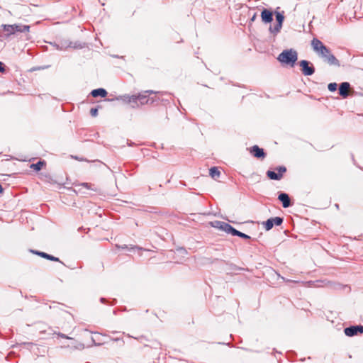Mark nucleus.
<instances>
[{
  "label": "nucleus",
  "mask_w": 363,
  "mask_h": 363,
  "mask_svg": "<svg viewBox=\"0 0 363 363\" xmlns=\"http://www.w3.org/2000/svg\"><path fill=\"white\" fill-rule=\"evenodd\" d=\"M155 93L152 90H147L143 93L138 94V95H132L128 97V103L133 104L132 106H138V102H140L141 105L147 104L150 103V99L148 98L147 94H152Z\"/></svg>",
  "instance_id": "2"
},
{
  "label": "nucleus",
  "mask_w": 363,
  "mask_h": 363,
  "mask_svg": "<svg viewBox=\"0 0 363 363\" xmlns=\"http://www.w3.org/2000/svg\"><path fill=\"white\" fill-rule=\"evenodd\" d=\"M279 200L282 202L284 208H288L291 205L290 199L288 194L281 193L279 195Z\"/></svg>",
  "instance_id": "12"
},
{
  "label": "nucleus",
  "mask_w": 363,
  "mask_h": 363,
  "mask_svg": "<svg viewBox=\"0 0 363 363\" xmlns=\"http://www.w3.org/2000/svg\"><path fill=\"white\" fill-rule=\"evenodd\" d=\"M3 29L5 32L7 33L8 35L14 34V30L12 25H4Z\"/></svg>",
  "instance_id": "20"
},
{
  "label": "nucleus",
  "mask_w": 363,
  "mask_h": 363,
  "mask_svg": "<svg viewBox=\"0 0 363 363\" xmlns=\"http://www.w3.org/2000/svg\"><path fill=\"white\" fill-rule=\"evenodd\" d=\"M261 18L265 23H271L273 20V13L271 11L264 9L261 13Z\"/></svg>",
  "instance_id": "10"
},
{
  "label": "nucleus",
  "mask_w": 363,
  "mask_h": 363,
  "mask_svg": "<svg viewBox=\"0 0 363 363\" xmlns=\"http://www.w3.org/2000/svg\"><path fill=\"white\" fill-rule=\"evenodd\" d=\"M250 152L257 158L264 159L266 156L264 150L259 147L257 145H254L250 149Z\"/></svg>",
  "instance_id": "9"
},
{
  "label": "nucleus",
  "mask_w": 363,
  "mask_h": 363,
  "mask_svg": "<svg viewBox=\"0 0 363 363\" xmlns=\"http://www.w3.org/2000/svg\"><path fill=\"white\" fill-rule=\"evenodd\" d=\"M12 26L14 30V33H16V32H21V33L28 32V31H29V28H30V27L28 26H21V25L14 24V25H12Z\"/></svg>",
  "instance_id": "17"
},
{
  "label": "nucleus",
  "mask_w": 363,
  "mask_h": 363,
  "mask_svg": "<svg viewBox=\"0 0 363 363\" xmlns=\"http://www.w3.org/2000/svg\"><path fill=\"white\" fill-rule=\"evenodd\" d=\"M2 65H3L2 62H0V72H3L4 70Z\"/></svg>",
  "instance_id": "28"
},
{
  "label": "nucleus",
  "mask_w": 363,
  "mask_h": 363,
  "mask_svg": "<svg viewBox=\"0 0 363 363\" xmlns=\"http://www.w3.org/2000/svg\"><path fill=\"white\" fill-rule=\"evenodd\" d=\"M46 166V162L43 160H40L35 164H31L30 165V168L33 170L38 172L41 170L43 167Z\"/></svg>",
  "instance_id": "16"
},
{
  "label": "nucleus",
  "mask_w": 363,
  "mask_h": 363,
  "mask_svg": "<svg viewBox=\"0 0 363 363\" xmlns=\"http://www.w3.org/2000/svg\"><path fill=\"white\" fill-rule=\"evenodd\" d=\"M48 182H49L50 184H57L60 186L62 185V183L57 182L56 180H54L50 177H48Z\"/></svg>",
  "instance_id": "23"
},
{
  "label": "nucleus",
  "mask_w": 363,
  "mask_h": 363,
  "mask_svg": "<svg viewBox=\"0 0 363 363\" xmlns=\"http://www.w3.org/2000/svg\"><path fill=\"white\" fill-rule=\"evenodd\" d=\"M277 172L271 170L267 172V176L272 180H280L283 178L284 173L286 172V168L284 166H279L276 167Z\"/></svg>",
  "instance_id": "4"
},
{
  "label": "nucleus",
  "mask_w": 363,
  "mask_h": 363,
  "mask_svg": "<svg viewBox=\"0 0 363 363\" xmlns=\"http://www.w3.org/2000/svg\"><path fill=\"white\" fill-rule=\"evenodd\" d=\"M46 259H49V260H51V261L60 262L59 258L55 257H54V256H52V255H49V254H48V257H47V258H46Z\"/></svg>",
  "instance_id": "25"
},
{
  "label": "nucleus",
  "mask_w": 363,
  "mask_h": 363,
  "mask_svg": "<svg viewBox=\"0 0 363 363\" xmlns=\"http://www.w3.org/2000/svg\"><path fill=\"white\" fill-rule=\"evenodd\" d=\"M350 89V84L348 82H342L340 85L339 94L343 98H346L349 95Z\"/></svg>",
  "instance_id": "11"
},
{
  "label": "nucleus",
  "mask_w": 363,
  "mask_h": 363,
  "mask_svg": "<svg viewBox=\"0 0 363 363\" xmlns=\"http://www.w3.org/2000/svg\"><path fill=\"white\" fill-rule=\"evenodd\" d=\"M344 333L348 337H352L357 335L363 334L362 325H353L345 328Z\"/></svg>",
  "instance_id": "7"
},
{
  "label": "nucleus",
  "mask_w": 363,
  "mask_h": 363,
  "mask_svg": "<svg viewBox=\"0 0 363 363\" xmlns=\"http://www.w3.org/2000/svg\"><path fill=\"white\" fill-rule=\"evenodd\" d=\"M98 108H91L90 110V114L93 117H96L98 115Z\"/></svg>",
  "instance_id": "24"
},
{
  "label": "nucleus",
  "mask_w": 363,
  "mask_h": 363,
  "mask_svg": "<svg viewBox=\"0 0 363 363\" xmlns=\"http://www.w3.org/2000/svg\"><path fill=\"white\" fill-rule=\"evenodd\" d=\"M91 94L93 97H98V96L106 97L107 95V91L104 89L99 88V89H94L91 92Z\"/></svg>",
  "instance_id": "15"
},
{
  "label": "nucleus",
  "mask_w": 363,
  "mask_h": 363,
  "mask_svg": "<svg viewBox=\"0 0 363 363\" xmlns=\"http://www.w3.org/2000/svg\"><path fill=\"white\" fill-rule=\"evenodd\" d=\"M209 174L210 176L213 179L218 178L220 175V172L216 167H211L209 169Z\"/></svg>",
  "instance_id": "18"
},
{
  "label": "nucleus",
  "mask_w": 363,
  "mask_h": 363,
  "mask_svg": "<svg viewBox=\"0 0 363 363\" xmlns=\"http://www.w3.org/2000/svg\"><path fill=\"white\" fill-rule=\"evenodd\" d=\"M256 18H257V14H256V13H255V14L253 15V16H252V17L251 18V19H250V20H251V21H255V19H256Z\"/></svg>",
  "instance_id": "27"
},
{
  "label": "nucleus",
  "mask_w": 363,
  "mask_h": 363,
  "mask_svg": "<svg viewBox=\"0 0 363 363\" xmlns=\"http://www.w3.org/2000/svg\"><path fill=\"white\" fill-rule=\"evenodd\" d=\"M33 253L35 254V255H39L40 257H43L45 259L47 258L48 254L45 253V252H39V251H34V250H32L31 251Z\"/></svg>",
  "instance_id": "21"
},
{
  "label": "nucleus",
  "mask_w": 363,
  "mask_h": 363,
  "mask_svg": "<svg viewBox=\"0 0 363 363\" xmlns=\"http://www.w3.org/2000/svg\"><path fill=\"white\" fill-rule=\"evenodd\" d=\"M311 45L315 52H318L323 46V43L317 38H313L311 42Z\"/></svg>",
  "instance_id": "14"
},
{
  "label": "nucleus",
  "mask_w": 363,
  "mask_h": 363,
  "mask_svg": "<svg viewBox=\"0 0 363 363\" xmlns=\"http://www.w3.org/2000/svg\"><path fill=\"white\" fill-rule=\"evenodd\" d=\"M298 60V52L294 49H287L281 52L277 57V60L285 65L293 67Z\"/></svg>",
  "instance_id": "1"
},
{
  "label": "nucleus",
  "mask_w": 363,
  "mask_h": 363,
  "mask_svg": "<svg viewBox=\"0 0 363 363\" xmlns=\"http://www.w3.org/2000/svg\"><path fill=\"white\" fill-rule=\"evenodd\" d=\"M301 72L305 76H311L314 74L315 68L313 65L307 60H301L299 62Z\"/></svg>",
  "instance_id": "5"
},
{
  "label": "nucleus",
  "mask_w": 363,
  "mask_h": 363,
  "mask_svg": "<svg viewBox=\"0 0 363 363\" xmlns=\"http://www.w3.org/2000/svg\"><path fill=\"white\" fill-rule=\"evenodd\" d=\"M79 186H84L89 189H93L91 188V184H89V183H82L81 184H79Z\"/></svg>",
  "instance_id": "26"
},
{
  "label": "nucleus",
  "mask_w": 363,
  "mask_h": 363,
  "mask_svg": "<svg viewBox=\"0 0 363 363\" xmlns=\"http://www.w3.org/2000/svg\"><path fill=\"white\" fill-rule=\"evenodd\" d=\"M210 225L215 228H218L219 230L225 231L227 233H230V234H231L232 230L234 228L228 223L223 222V221H220V220H215L213 222H211Z\"/></svg>",
  "instance_id": "6"
},
{
  "label": "nucleus",
  "mask_w": 363,
  "mask_h": 363,
  "mask_svg": "<svg viewBox=\"0 0 363 363\" xmlns=\"http://www.w3.org/2000/svg\"><path fill=\"white\" fill-rule=\"evenodd\" d=\"M337 85L336 83H330L328 86V88L329 91H335L337 89Z\"/></svg>",
  "instance_id": "22"
},
{
  "label": "nucleus",
  "mask_w": 363,
  "mask_h": 363,
  "mask_svg": "<svg viewBox=\"0 0 363 363\" xmlns=\"http://www.w3.org/2000/svg\"><path fill=\"white\" fill-rule=\"evenodd\" d=\"M276 19L278 22V24L274 27V30L276 32H279L281 28L282 23L284 19V16L281 13H276Z\"/></svg>",
  "instance_id": "13"
},
{
  "label": "nucleus",
  "mask_w": 363,
  "mask_h": 363,
  "mask_svg": "<svg viewBox=\"0 0 363 363\" xmlns=\"http://www.w3.org/2000/svg\"><path fill=\"white\" fill-rule=\"evenodd\" d=\"M317 53L324 58L325 61L330 65H340L338 60L330 52V50L326 46H323Z\"/></svg>",
  "instance_id": "3"
},
{
  "label": "nucleus",
  "mask_w": 363,
  "mask_h": 363,
  "mask_svg": "<svg viewBox=\"0 0 363 363\" xmlns=\"http://www.w3.org/2000/svg\"><path fill=\"white\" fill-rule=\"evenodd\" d=\"M73 158H74L75 160H79V161H82V159H79L78 157H74V156H72Z\"/></svg>",
  "instance_id": "29"
},
{
  "label": "nucleus",
  "mask_w": 363,
  "mask_h": 363,
  "mask_svg": "<svg viewBox=\"0 0 363 363\" xmlns=\"http://www.w3.org/2000/svg\"><path fill=\"white\" fill-rule=\"evenodd\" d=\"M283 223V219L280 217H275L268 219L267 221L262 223V225L266 230H271L274 225H280Z\"/></svg>",
  "instance_id": "8"
},
{
  "label": "nucleus",
  "mask_w": 363,
  "mask_h": 363,
  "mask_svg": "<svg viewBox=\"0 0 363 363\" xmlns=\"http://www.w3.org/2000/svg\"><path fill=\"white\" fill-rule=\"evenodd\" d=\"M231 235H235V236H238V237H240L244 239H250V237L249 235H247L243 233H241L235 228H233V230H232Z\"/></svg>",
  "instance_id": "19"
}]
</instances>
